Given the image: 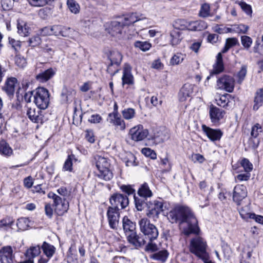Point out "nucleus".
<instances>
[{
    "mask_svg": "<svg viewBox=\"0 0 263 263\" xmlns=\"http://www.w3.org/2000/svg\"><path fill=\"white\" fill-rule=\"evenodd\" d=\"M167 218L172 223H187V227L184 229L185 235L191 234H198L199 228L198 221L191 209L185 205H176L167 214Z\"/></svg>",
    "mask_w": 263,
    "mask_h": 263,
    "instance_id": "obj_1",
    "label": "nucleus"
},
{
    "mask_svg": "<svg viewBox=\"0 0 263 263\" xmlns=\"http://www.w3.org/2000/svg\"><path fill=\"white\" fill-rule=\"evenodd\" d=\"M95 159L96 167L98 170L97 173L98 177L105 181L110 180L112 178L113 175L109 169L110 163L108 159L100 155H96Z\"/></svg>",
    "mask_w": 263,
    "mask_h": 263,
    "instance_id": "obj_2",
    "label": "nucleus"
},
{
    "mask_svg": "<svg viewBox=\"0 0 263 263\" xmlns=\"http://www.w3.org/2000/svg\"><path fill=\"white\" fill-rule=\"evenodd\" d=\"M48 90L43 87H38L34 90L33 102L40 109L45 110L49 106L50 102Z\"/></svg>",
    "mask_w": 263,
    "mask_h": 263,
    "instance_id": "obj_3",
    "label": "nucleus"
},
{
    "mask_svg": "<svg viewBox=\"0 0 263 263\" xmlns=\"http://www.w3.org/2000/svg\"><path fill=\"white\" fill-rule=\"evenodd\" d=\"M141 232L144 235L145 238L150 240L157 239L159 232L156 227L151 223L147 218H142L139 221Z\"/></svg>",
    "mask_w": 263,
    "mask_h": 263,
    "instance_id": "obj_4",
    "label": "nucleus"
},
{
    "mask_svg": "<svg viewBox=\"0 0 263 263\" xmlns=\"http://www.w3.org/2000/svg\"><path fill=\"white\" fill-rule=\"evenodd\" d=\"M48 197L53 200V205L54 207V212L59 216L64 214L69 209V203L61 197L52 192L48 194Z\"/></svg>",
    "mask_w": 263,
    "mask_h": 263,
    "instance_id": "obj_5",
    "label": "nucleus"
},
{
    "mask_svg": "<svg viewBox=\"0 0 263 263\" xmlns=\"http://www.w3.org/2000/svg\"><path fill=\"white\" fill-rule=\"evenodd\" d=\"M147 216L153 220L156 221L160 213L163 211V203L161 199L154 200L146 203Z\"/></svg>",
    "mask_w": 263,
    "mask_h": 263,
    "instance_id": "obj_6",
    "label": "nucleus"
},
{
    "mask_svg": "<svg viewBox=\"0 0 263 263\" xmlns=\"http://www.w3.org/2000/svg\"><path fill=\"white\" fill-rule=\"evenodd\" d=\"M110 208L120 210L125 209L129 204L128 198L127 196L120 193H115L111 196L109 199Z\"/></svg>",
    "mask_w": 263,
    "mask_h": 263,
    "instance_id": "obj_7",
    "label": "nucleus"
},
{
    "mask_svg": "<svg viewBox=\"0 0 263 263\" xmlns=\"http://www.w3.org/2000/svg\"><path fill=\"white\" fill-rule=\"evenodd\" d=\"M234 84L235 81L232 77L224 75L217 80L216 87L218 89L232 92L234 90Z\"/></svg>",
    "mask_w": 263,
    "mask_h": 263,
    "instance_id": "obj_8",
    "label": "nucleus"
},
{
    "mask_svg": "<svg viewBox=\"0 0 263 263\" xmlns=\"http://www.w3.org/2000/svg\"><path fill=\"white\" fill-rule=\"evenodd\" d=\"M119 210L114 208L108 207L107 212V216L110 228L117 230L119 227L120 213Z\"/></svg>",
    "mask_w": 263,
    "mask_h": 263,
    "instance_id": "obj_9",
    "label": "nucleus"
},
{
    "mask_svg": "<svg viewBox=\"0 0 263 263\" xmlns=\"http://www.w3.org/2000/svg\"><path fill=\"white\" fill-rule=\"evenodd\" d=\"M131 139L135 141H140L145 139L148 134V131L144 129L142 125H138L129 130Z\"/></svg>",
    "mask_w": 263,
    "mask_h": 263,
    "instance_id": "obj_10",
    "label": "nucleus"
},
{
    "mask_svg": "<svg viewBox=\"0 0 263 263\" xmlns=\"http://www.w3.org/2000/svg\"><path fill=\"white\" fill-rule=\"evenodd\" d=\"M247 190L246 186L242 184L236 185L233 190V200L237 205H239L241 202L247 196Z\"/></svg>",
    "mask_w": 263,
    "mask_h": 263,
    "instance_id": "obj_11",
    "label": "nucleus"
},
{
    "mask_svg": "<svg viewBox=\"0 0 263 263\" xmlns=\"http://www.w3.org/2000/svg\"><path fill=\"white\" fill-rule=\"evenodd\" d=\"M14 260V256L11 247H4L0 250V263H13Z\"/></svg>",
    "mask_w": 263,
    "mask_h": 263,
    "instance_id": "obj_12",
    "label": "nucleus"
},
{
    "mask_svg": "<svg viewBox=\"0 0 263 263\" xmlns=\"http://www.w3.org/2000/svg\"><path fill=\"white\" fill-rule=\"evenodd\" d=\"M202 129L206 136L212 141H219L223 135V133L219 129H213L206 126L205 125H202Z\"/></svg>",
    "mask_w": 263,
    "mask_h": 263,
    "instance_id": "obj_13",
    "label": "nucleus"
},
{
    "mask_svg": "<svg viewBox=\"0 0 263 263\" xmlns=\"http://www.w3.org/2000/svg\"><path fill=\"white\" fill-rule=\"evenodd\" d=\"M209 112L211 122L214 124L218 123L225 115V112L223 110L213 105H210Z\"/></svg>",
    "mask_w": 263,
    "mask_h": 263,
    "instance_id": "obj_14",
    "label": "nucleus"
},
{
    "mask_svg": "<svg viewBox=\"0 0 263 263\" xmlns=\"http://www.w3.org/2000/svg\"><path fill=\"white\" fill-rule=\"evenodd\" d=\"M17 80L15 78L10 77L7 79L2 90L10 97L13 96L15 90V86Z\"/></svg>",
    "mask_w": 263,
    "mask_h": 263,
    "instance_id": "obj_15",
    "label": "nucleus"
},
{
    "mask_svg": "<svg viewBox=\"0 0 263 263\" xmlns=\"http://www.w3.org/2000/svg\"><path fill=\"white\" fill-rule=\"evenodd\" d=\"M107 121L110 124L116 126L121 130H124L126 128L125 123L119 115L109 114Z\"/></svg>",
    "mask_w": 263,
    "mask_h": 263,
    "instance_id": "obj_16",
    "label": "nucleus"
},
{
    "mask_svg": "<svg viewBox=\"0 0 263 263\" xmlns=\"http://www.w3.org/2000/svg\"><path fill=\"white\" fill-rule=\"evenodd\" d=\"M125 26L122 21H112L109 27L108 33L112 36L119 37L123 33Z\"/></svg>",
    "mask_w": 263,
    "mask_h": 263,
    "instance_id": "obj_17",
    "label": "nucleus"
},
{
    "mask_svg": "<svg viewBox=\"0 0 263 263\" xmlns=\"http://www.w3.org/2000/svg\"><path fill=\"white\" fill-rule=\"evenodd\" d=\"M143 21L147 22V20L142 14H139L137 13H132L128 14L124 17V21H122L124 26H128L134 23Z\"/></svg>",
    "mask_w": 263,
    "mask_h": 263,
    "instance_id": "obj_18",
    "label": "nucleus"
},
{
    "mask_svg": "<svg viewBox=\"0 0 263 263\" xmlns=\"http://www.w3.org/2000/svg\"><path fill=\"white\" fill-rule=\"evenodd\" d=\"M122 85H132L134 83V77L132 73V67L128 64H125L123 69L122 77Z\"/></svg>",
    "mask_w": 263,
    "mask_h": 263,
    "instance_id": "obj_19",
    "label": "nucleus"
},
{
    "mask_svg": "<svg viewBox=\"0 0 263 263\" xmlns=\"http://www.w3.org/2000/svg\"><path fill=\"white\" fill-rule=\"evenodd\" d=\"M26 115L29 119L34 123L42 122L43 116L39 110H36L34 107L26 106Z\"/></svg>",
    "mask_w": 263,
    "mask_h": 263,
    "instance_id": "obj_20",
    "label": "nucleus"
},
{
    "mask_svg": "<svg viewBox=\"0 0 263 263\" xmlns=\"http://www.w3.org/2000/svg\"><path fill=\"white\" fill-rule=\"evenodd\" d=\"M169 134L168 130L164 127L157 129L154 133L153 139L157 144L162 143L168 139Z\"/></svg>",
    "mask_w": 263,
    "mask_h": 263,
    "instance_id": "obj_21",
    "label": "nucleus"
},
{
    "mask_svg": "<svg viewBox=\"0 0 263 263\" xmlns=\"http://www.w3.org/2000/svg\"><path fill=\"white\" fill-rule=\"evenodd\" d=\"M127 237L128 242L136 247H141L146 243L143 236L137 235L136 232H132Z\"/></svg>",
    "mask_w": 263,
    "mask_h": 263,
    "instance_id": "obj_22",
    "label": "nucleus"
},
{
    "mask_svg": "<svg viewBox=\"0 0 263 263\" xmlns=\"http://www.w3.org/2000/svg\"><path fill=\"white\" fill-rule=\"evenodd\" d=\"M193 92V86L192 84H185L180 90L178 94L179 101L183 102L189 98Z\"/></svg>",
    "mask_w": 263,
    "mask_h": 263,
    "instance_id": "obj_23",
    "label": "nucleus"
},
{
    "mask_svg": "<svg viewBox=\"0 0 263 263\" xmlns=\"http://www.w3.org/2000/svg\"><path fill=\"white\" fill-rule=\"evenodd\" d=\"M69 29L70 28L66 27L62 25H55L51 26L52 35H61L65 37L67 36L68 35V32Z\"/></svg>",
    "mask_w": 263,
    "mask_h": 263,
    "instance_id": "obj_24",
    "label": "nucleus"
},
{
    "mask_svg": "<svg viewBox=\"0 0 263 263\" xmlns=\"http://www.w3.org/2000/svg\"><path fill=\"white\" fill-rule=\"evenodd\" d=\"M109 58L110 61V64L108 66L107 71L108 72L110 73V70L111 66L114 65H119L122 61V56L119 52L113 51L110 52Z\"/></svg>",
    "mask_w": 263,
    "mask_h": 263,
    "instance_id": "obj_25",
    "label": "nucleus"
},
{
    "mask_svg": "<svg viewBox=\"0 0 263 263\" xmlns=\"http://www.w3.org/2000/svg\"><path fill=\"white\" fill-rule=\"evenodd\" d=\"M74 90L71 88L64 87L62 90L61 97L62 100L65 103L71 102L76 95Z\"/></svg>",
    "mask_w": 263,
    "mask_h": 263,
    "instance_id": "obj_26",
    "label": "nucleus"
},
{
    "mask_svg": "<svg viewBox=\"0 0 263 263\" xmlns=\"http://www.w3.org/2000/svg\"><path fill=\"white\" fill-rule=\"evenodd\" d=\"M224 66L222 61V57L221 53H218L216 57V62L213 65V70L211 72V75L217 74L222 72Z\"/></svg>",
    "mask_w": 263,
    "mask_h": 263,
    "instance_id": "obj_27",
    "label": "nucleus"
},
{
    "mask_svg": "<svg viewBox=\"0 0 263 263\" xmlns=\"http://www.w3.org/2000/svg\"><path fill=\"white\" fill-rule=\"evenodd\" d=\"M171 37V43L172 46H175L180 43L182 40V32L179 30L177 27H175L170 32Z\"/></svg>",
    "mask_w": 263,
    "mask_h": 263,
    "instance_id": "obj_28",
    "label": "nucleus"
},
{
    "mask_svg": "<svg viewBox=\"0 0 263 263\" xmlns=\"http://www.w3.org/2000/svg\"><path fill=\"white\" fill-rule=\"evenodd\" d=\"M206 23L203 21L189 22L188 30L192 31H201L207 28Z\"/></svg>",
    "mask_w": 263,
    "mask_h": 263,
    "instance_id": "obj_29",
    "label": "nucleus"
},
{
    "mask_svg": "<svg viewBox=\"0 0 263 263\" xmlns=\"http://www.w3.org/2000/svg\"><path fill=\"white\" fill-rule=\"evenodd\" d=\"M168 255V252L166 250L163 249L152 254L150 257L154 260L164 263L166 261Z\"/></svg>",
    "mask_w": 263,
    "mask_h": 263,
    "instance_id": "obj_30",
    "label": "nucleus"
},
{
    "mask_svg": "<svg viewBox=\"0 0 263 263\" xmlns=\"http://www.w3.org/2000/svg\"><path fill=\"white\" fill-rule=\"evenodd\" d=\"M122 225L123 229L127 235H128L127 234L128 233L131 234L132 232H135L134 231L136 229V224L129 220L128 217L126 216L123 217L122 219Z\"/></svg>",
    "mask_w": 263,
    "mask_h": 263,
    "instance_id": "obj_31",
    "label": "nucleus"
},
{
    "mask_svg": "<svg viewBox=\"0 0 263 263\" xmlns=\"http://www.w3.org/2000/svg\"><path fill=\"white\" fill-rule=\"evenodd\" d=\"M253 109L257 110L263 104V88L258 89L255 95Z\"/></svg>",
    "mask_w": 263,
    "mask_h": 263,
    "instance_id": "obj_32",
    "label": "nucleus"
},
{
    "mask_svg": "<svg viewBox=\"0 0 263 263\" xmlns=\"http://www.w3.org/2000/svg\"><path fill=\"white\" fill-rule=\"evenodd\" d=\"M55 74V71L52 68L48 69L37 74L36 76V79L41 82H45L47 81L51 78Z\"/></svg>",
    "mask_w": 263,
    "mask_h": 263,
    "instance_id": "obj_33",
    "label": "nucleus"
},
{
    "mask_svg": "<svg viewBox=\"0 0 263 263\" xmlns=\"http://www.w3.org/2000/svg\"><path fill=\"white\" fill-rule=\"evenodd\" d=\"M138 195L145 198V199L148 197H151L153 195V193L149 189V187L147 183H144L139 189L138 191Z\"/></svg>",
    "mask_w": 263,
    "mask_h": 263,
    "instance_id": "obj_34",
    "label": "nucleus"
},
{
    "mask_svg": "<svg viewBox=\"0 0 263 263\" xmlns=\"http://www.w3.org/2000/svg\"><path fill=\"white\" fill-rule=\"evenodd\" d=\"M44 253L48 258H50L55 253V248L46 242H44L42 246Z\"/></svg>",
    "mask_w": 263,
    "mask_h": 263,
    "instance_id": "obj_35",
    "label": "nucleus"
},
{
    "mask_svg": "<svg viewBox=\"0 0 263 263\" xmlns=\"http://www.w3.org/2000/svg\"><path fill=\"white\" fill-rule=\"evenodd\" d=\"M230 97V96L227 93L217 96L215 99L216 104L221 107H226L229 102V97Z\"/></svg>",
    "mask_w": 263,
    "mask_h": 263,
    "instance_id": "obj_36",
    "label": "nucleus"
},
{
    "mask_svg": "<svg viewBox=\"0 0 263 263\" xmlns=\"http://www.w3.org/2000/svg\"><path fill=\"white\" fill-rule=\"evenodd\" d=\"M74 160L76 161L75 156L73 154L69 155L64 164L63 170L64 171L72 172V164Z\"/></svg>",
    "mask_w": 263,
    "mask_h": 263,
    "instance_id": "obj_37",
    "label": "nucleus"
},
{
    "mask_svg": "<svg viewBox=\"0 0 263 263\" xmlns=\"http://www.w3.org/2000/svg\"><path fill=\"white\" fill-rule=\"evenodd\" d=\"M17 32L22 36H27L29 34V28L24 22L17 23Z\"/></svg>",
    "mask_w": 263,
    "mask_h": 263,
    "instance_id": "obj_38",
    "label": "nucleus"
},
{
    "mask_svg": "<svg viewBox=\"0 0 263 263\" xmlns=\"http://www.w3.org/2000/svg\"><path fill=\"white\" fill-rule=\"evenodd\" d=\"M0 154L6 156H10L12 154V150L5 141L0 142Z\"/></svg>",
    "mask_w": 263,
    "mask_h": 263,
    "instance_id": "obj_39",
    "label": "nucleus"
},
{
    "mask_svg": "<svg viewBox=\"0 0 263 263\" xmlns=\"http://www.w3.org/2000/svg\"><path fill=\"white\" fill-rule=\"evenodd\" d=\"M30 222L28 218L21 217L18 219L16 225L18 229L24 231L29 227Z\"/></svg>",
    "mask_w": 263,
    "mask_h": 263,
    "instance_id": "obj_40",
    "label": "nucleus"
},
{
    "mask_svg": "<svg viewBox=\"0 0 263 263\" xmlns=\"http://www.w3.org/2000/svg\"><path fill=\"white\" fill-rule=\"evenodd\" d=\"M67 5L71 13L76 14L79 13L80 6L74 0H67Z\"/></svg>",
    "mask_w": 263,
    "mask_h": 263,
    "instance_id": "obj_41",
    "label": "nucleus"
},
{
    "mask_svg": "<svg viewBox=\"0 0 263 263\" xmlns=\"http://www.w3.org/2000/svg\"><path fill=\"white\" fill-rule=\"evenodd\" d=\"M136 160L135 156L130 153L127 154L126 157L124 159V162L127 166H137L138 163Z\"/></svg>",
    "mask_w": 263,
    "mask_h": 263,
    "instance_id": "obj_42",
    "label": "nucleus"
},
{
    "mask_svg": "<svg viewBox=\"0 0 263 263\" xmlns=\"http://www.w3.org/2000/svg\"><path fill=\"white\" fill-rule=\"evenodd\" d=\"M185 58V55L181 53L175 54L170 60V64L172 65H177L182 62Z\"/></svg>",
    "mask_w": 263,
    "mask_h": 263,
    "instance_id": "obj_43",
    "label": "nucleus"
},
{
    "mask_svg": "<svg viewBox=\"0 0 263 263\" xmlns=\"http://www.w3.org/2000/svg\"><path fill=\"white\" fill-rule=\"evenodd\" d=\"M123 117L125 120H131L133 119L136 115L135 110L132 108H125L122 111Z\"/></svg>",
    "mask_w": 263,
    "mask_h": 263,
    "instance_id": "obj_44",
    "label": "nucleus"
},
{
    "mask_svg": "<svg viewBox=\"0 0 263 263\" xmlns=\"http://www.w3.org/2000/svg\"><path fill=\"white\" fill-rule=\"evenodd\" d=\"M41 253V248L40 246L30 247L26 252V256L28 257L34 258L38 256Z\"/></svg>",
    "mask_w": 263,
    "mask_h": 263,
    "instance_id": "obj_45",
    "label": "nucleus"
},
{
    "mask_svg": "<svg viewBox=\"0 0 263 263\" xmlns=\"http://www.w3.org/2000/svg\"><path fill=\"white\" fill-rule=\"evenodd\" d=\"M240 165L243 168L245 172L251 173L253 170V166L252 163L247 158H243L240 161Z\"/></svg>",
    "mask_w": 263,
    "mask_h": 263,
    "instance_id": "obj_46",
    "label": "nucleus"
},
{
    "mask_svg": "<svg viewBox=\"0 0 263 263\" xmlns=\"http://www.w3.org/2000/svg\"><path fill=\"white\" fill-rule=\"evenodd\" d=\"M134 45L135 47L139 48L143 51H146L148 50L151 47V44L148 42L144 41H136Z\"/></svg>",
    "mask_w": 263,
    "mask_h": 263,
    "instance_id": "obj_47",
    "label": "nucleus"
},
{
    "mask_svg": "<svg viewBox=\"0 0 263 263\" xmlns=\"http://www.w3.org/2000/svg\"><path fill=\"white\" fill-rule=\"evenodd\" d=\"M210 6L206 3L203 4L200 8L199 15L202 17H206L210 15Z\"/></svg>",
    "mask_w": 263,
    "mask_h": 263,
    "instance_id": "obj_48",
    "label": "nucleus"
},
{
    "mask_svg": "<svg viewBox=\"0 0 263 263\" xmlns=\"http://www.w3.org/2000/svg\"><path fill=\"white\" fill-rule=\"evenodd\" d=\"M247 72V67L246 65L241 66L240 70L238 71L237 74V77L238 78L237 81L238 83H241V82L245 79Z\"/></svg>",
    "mask_w": 263,
    "mask_h": 263,
    "instance_id": "obj_49",
    "label": "nucleus"
},
{
    "mask_svg": "<svg viewBox=\"0 0 263 263\" xmlns=\"http://www.w3.org/2000/svg\"><path fill=\"white\" fill-rule=\"evenodd\" d=\"M251 177V174L250 173L245 172L240 173L235 177V180L236 182L247 181L250 179Z\"/></svg>",
    "mask_w": 263,
    "mask_h": 263,
    "instance_id": "obj_50",
    "label": "nucleus"
},
{
    "mask_svg": "<svg viewBox=\"0 0 263 263\" xmlns=\"http://www.w3.org/2000/svg\"><path fill=\"white\" fill-rule=\"evenodd\" d=\"M234 32L237 33H246L248 30L249 27L244 24H235Z\"/></svg>",
    "mask_w": 263,
    "mask_h": 263,
    "instance_id": "obj_51",
    "label": "nucleus"
},
{
    "mask_svg": "<svg viewBox=\"0 0 263 263\" xmlns=\"http://www.w3.org/2000/svg\"><path fill=\"white\" fill-rule=\"evenodd\" d=\"M252 39L249 36L243 35L241 37V42L243 47L248 49L252 44Z\"/></svg>",
    "mask_w": 263,
    "mask_h": 263,
    "instance_id": "obj_52",
    "label": "nucleus"
},
{
    "mask_svg": "<svg viewBox=\"0 0 263 263\" xmlns=\"http://www.w3.org/2000/svg\"><path fill=\"white\" fill-rule=\"evenodd\" d=\"M189 22H187L185 20L179 19L175 23V27H177L179 30H183L185 29H188V25Z\"/></svg>",
    "mask_w": 263,
    "mask_h": 263,
    "instance_id": "obj_53",
    "label": "nucleus"
},
{
    "mask_svg": "<svg viewBox=\"0 0 263 263\" xmlns=\"http://www.w3.org/2000/svg\"><path fill=\"white\" fill-rule=\"evenodd\" d=\"M134 197L136 209L138 211H142L144 209L145 206H146L147 202H145L144 200L139 199L138 198L136 197V196H134Z\"/></svg>",
    "mask_w": 263,
    "mask_h": 263,
    "instance_id": "obj_54",
    "label": "nucleus"
},
{
    "mask_svg": "<svg viewBox=\"0 0 263 263\" xmlns=\"http://www.w3.org/2000/svg\"><path fill=\"white\" fill-rule=\"evenodd\" d=\"M141 152L145 156L149 157L152 159H155L157 158L156 153L149 148H143L142 149Z\"/></svg>",
    "mask_w": 263,
    "mask_h": 263,
    "instance_id": "obj_55",
    "label": "nucleus"
},
{
    "mask_svg": "<svg viewBox=\"0 0 263 263\" xmlns=\"http://www.w3.org/2000/svg\"><path fill=\"white\" fill-rule=\"evenodd\" d=\"M261 132V126L259 124L256 123L252 127L251 136L254 138H256Z\"/></svg>",
    "mask_w": 263,
    "mask_h": 263,
    "instance_id": "obj_56",
    "label": "nucleus"
},
{
    "mask_svg": "<svg viewBox=\"0 0 263 263\" xmlns=\"http://www.w3.org/2000/svg\"><path fill=\"white\" fill-rule=\"evenodd\" d=\"M122 192L128 195H134L135 196V190L130 185H122L120 187Z\"/></svg>",
    "mask_w": 263,
    "mask_h": 263,
    "instance_id": "obj_57",
    "label": "nucleus"
},
{
    "mask_svg": "<svg viewBox=\"0 0 263 263\" xmlns=\"http://www.w3.org/2000/svg\"><path fill=\"white\" fill-rule=\"evenodd\" d=\"M241 9L248 15H251L252 13L251 6L244 2H241L239 4Z\"/></svg>",
    "mask_w": 263,
    "mask_h": 263,
    "instance_id": "obj_58",
    "label": "nucleus"
},
{
    "mask_svg": "<svg viewBox=\"0 0 263 263\" xmlns=\"http://www.w3.org/2000/svg\"><path fill=\"white\" fill-rule=\"evenodd\" d=\"M15 64L20 68H24L26 66L27 62L24 57L16 56L15 58Z\"/></svg>",
    "mask_w": 263,
    "mask_h": 263,
    "instance_id": "obj_59",
    "label": "nucleus"
},
{
    "mask_svg": "<svg viewBox=\"0 0 263 263\" xmlns=\"http://www.w3.org/2000/svg\"><path fill=\"white\" fill-rule=\"evenodd\" d=\"M153 240H149V242L147 243L145 247V250L147 252H155L158 250L157 245L153 242Z\"/></svg>",
    "mask_w": 263,
    "mask_h": 263,
    "instance_id": "obj_60",
    "label": "nucleus"
},
{
    "mask_svg": "<svg viewBox=\"0 0 263 263\" xmlns=\"http://www.w3.org/2000/svg\"><path fill=\"white\" fill-rule=\"evenodd\" d=\"M262 42L263 41H262L261 38H259V37H257L256 38V40L255 42V45L253 47V52L255 53H258L259 51L262 48L263 44H262Z\"/></svg>",
    "mask_w": 263,
    "mask_h": 263,
    "instance_id": "obj_61",
    "label": "nucleus"
},
{
    "mask_svg": "<svg viewBox=\"0 0 263 263\" xmlns=\"http://www.w3.org/2000/svg\"><path fill=\"white\" fill-rule=\"evenodd\" d=\"M29 45L31 47H35L40 44L41 39L38 35L32 37L29 40Z\"/></svg>",
    "mask_w": 263,
    "mask_h": 263,
    "instance_id": "obj_62",
    "label": "nucleus"
},
{
    "mask_svg": "<svg viewBox=\"0 0 263 263\" xmlns=\"http://www.w3.org/2000/svg\"><path fill=\"white\" fill-rule=\"evenodd\" d=\"M28 2L34 7H42L47 4L45 0H27Z\"/></svg>",
    "mask_w": 263,
    "mask_h": 263,
    "instance_id": "obj_63",
    "label": "nucleus"
},
{
    "mask_svg": "<svg viewBox=\"0 0 263 263\" xmlns=\"http://www.w3.org/2000/svg\"><path fill=\"white\" fill-rule=\"evenodd\" d=\"M241 217L244 220H248L250 218V215L252 213L248 212V208H242L239 210Z\"/></svg>",
    "mask_w": 263,
    "mask_h": 263,
    "instance_id": "obj_64",
    "label": "nucleus"
}]
</instances>
